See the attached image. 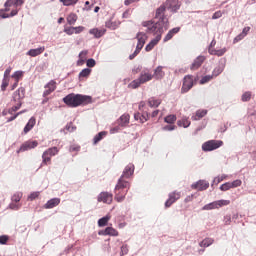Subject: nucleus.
Returning <instances> with one entry per match:
<instances>
[{
	"instance_id": "obj_10",
	"label": "nucleus",
	"mask_w": 256,
	"mask_h": 256,
	"mask_svg": "<svg viewBox=\"0 0 256 256\" xmlns=\"http://www.w3.org/2000/svg\"><path fill=\"white\" fill-rule=\"evenodd\" d=\"M39 146V142L37 140H28L22 143L17 153H24L25 151H31V149H35Z\"/></svg>"
},
{
	"instance_id": "obj_43",
	"label": "nucleus",
	"mask_w": 256,
	"mask_h": 256,
	"mask_svg": "<svg viewBox=\"0 0 256 256\" xmlns=\"http://www.w3.org/2000/svg\"><path fill=\"white\" fill-rule=\"evenodd\" d=\"M23 197V194L20 192L15 193L12 196V203H19V201H21V198Z\"/></svg>"
},
{
	"instance_id": "obj_24",
	"label": "nucleus",
	"mask_w": 256,
	"mask_h": 256,
	"mask_svg": "<svg viewBox=\"0 0 256 256\" xmlns=\"http://www.w3.org/2000/svg\"><path fill=\"white\" fill-rule=\"evenodd\" d=\"M45 51L44 46L36 49H30L26 55H29V57H38V55H41Z\"/></svg>"
},
{
	"instance_id": "obj_63",
	"label": "nucleus",
	"mask_w": 256,
	"mask_h": 256,
	"mask_svg": "<svg viewBox=\"0 0 256 256\" xmlns=\"http://www.w3.org/2000/svg\"><path fill=\"white\" fill-rule=\"evenodd\" d=\"M145 107H147V104L145 102L139 103V111L145 112Z\"/></svg>"
},
{
	"instance_id": "obj_59",
	"label": "nucleus",
	"mask_w": 256,
	"mask_h": 256,
	"mask_svg": "<svg viewBox=\"0 0 256 256\" xmlns=\"http://www.w3.org/2000/svg\"><path fill=\"white\" fill-rule=\"evenodd\" d=\"M224 53H227V48H222V49L216 50L217 57H223Z\"/></svg>"
},
{
	"instance_id": "obj_37",
	"label": "nucleus",
	"mask_w": 256,
	"mask_h": 256,
	"mask_svg": "<svg viewBox=\"0 0 256 256\" xmlns=\"http://www.w3.org/2000/svg\"><path fill=\"white\" fill-rule=\"evenodd\" d=\"M91 75V69L86 68L83 69L80 73H79V79H87V77H89Z\"/></svg>"
},
{
	"instance_id": "obj_45",
	"label": "nucleus",
	"mask_w": 256,
	"mask_h": 256,
	"mask_svg": "<svg viewBox=\"0 0 256 256\" xmlns=\"http://www.w3.org/2000/svg\"><path fill=\"white\" fill-rule=\"evenodd\" d=\"M225 179H227V175L223 174L222 176L215 177L213 183H215V185H219V183H221V181H225Z\"/></svg>"
},
{
	"instance_id": "obj_14",
	"label": "nucleus",
	"mask_w": 256,
	"mask_h": 256,
	"mask_svg": "<svg viewBox=\"0 0 256 256\" xmlns=\"http://www.w3.org/2000/svg\"><path fill=\"white\" fill-rule=\"evenodd\" d=\"M45 90L43 92V97H49L57 89V82L55 80H51L45 85Z\"/></svg>"
},
{
	"instance_id": "obj_3",
	"label": "nucleus",
	"mask_w": 256,
	"mask_h": 256,
	"mask_svg": "<svg viewBox=\"0 0 256 256\" xmlns=\"http://www.w3.org/2000/svg\"><path fill=\"white\" fill-rule=\"evenodd\" d=\"M142 25L147 27L151 33H159L161 31V8H157L156 16L152 21H145Z\"/></svg>"
},
{
	"instance_id": "obj_50",
	"label": "nucleus",
	"mask_w": 256,
	"mask_h": 256,
	"mask_svg": "<svg viewBox=\"0 0 256 256\" xmlns=\"http://www.w3.org/2000/svg\"><path fill=\"white\" fill-rule=\"evenodd\" d=\"M40 195V192H32L29 196L28 199L29 201H35Z\"/></svg>"
},
{
	"instance_id": "obj_23",
	"label": "nucleus",
	"mask_w": 256,
	"mask_h": 256,
	"mask_svg": "<svg viewBox=\"0 0 256 256\" xmlns=\"http://www.w3.org/2000/svg\"><path fill=\"white\" fill-rule=\"evenodd\" d=\"M59 203H61L60 198H52V199L48 200L47 203L44 205V209H53V208L57 207V205H59Z\"/></svg>"
},
{
	"instance_id": "obj_38",
	"label": "nucleus",
	"mask_w": 256,
	"mask_h": 256,
	"mask_svg": "<svg viewBox=\"0 0 256 256\" xmlns=\"http://www.w3.org/2000/svg\"><path fill=\"white\" fill-rule=\"evenodd\" d=\"M214 241L213 238H205L200 242V247H210V245H213Z\"/></svg>"
},
{
	"instance_id": "obj_52",
	"label": "nucleus",
	"mask_w": 256,
	"mask_h": 256,
	"mask_svg": "<svg viewBox=\"0 0 256 256\" xmlns=\"http://www.w3.org/2000/svg\"><path fill=\"white\" fill-rule=\"evenodd\" d=\"M66 131H69L70 133H73L77 127H75L72 122L68 123L65 127Z\"/></svg>"
},
{
	"instance_id": "obj_6",
	"label": "nucleus",
	"mask_w": 256,
	"mask_h": 256,
	"mask_svg": "<svg viewBox=\"0 0 256 256\" xmlns=\"http://www.w3.org/2000/svg\"><path fill=\"white\" fill-rule=\"evenodd\" d=\"M136 39L138 40L136 50L134 51V53L132 55L129 56L130 59H135V57H137V55H139V53H141V49H143V47H145V43L147 41V34H145L143 32H139L136 35Z\"/></svg>"
},
{
	"instance_id": "obj_34",
	"label": "nucleus",
	"mask_w": 256,
	"mask_h": 256,
	"mask_svg": "<svg viewBox=\"0 0 256 256\" xmlns=\"http://www.w3.org/2000/svg\"><path fill=\"white\" fill-rule=\"evenodd\" d=\"M223 69H225V66H223V64L217 66L213 72H212V76L215 77H219V75H221L223 73Z\"/></svg>"
},
{
	"instance_id": "obj_35",
	"label": "nucleus",
	"mask_w": 256,
	"mask_h": 256,
	"mask_svg": "<svg viewBox=\"0 0 256 256\" xmlns=\"http://www.w3.org/2000/svg\"><path fill=\"white\" fill-rule=\"evenodd\" d=\"M165 123H168V125H174L175 121H177V116L174 114L168 115L164 118Z\"/></svg>"
},
{
	"instance_id": "obj_57",
	"label": "nucleus",
	"mask_w": 256,
	"mask_h": 256,
	"mask_svg": "<svg viewBox=\"0 0 256 256\" xmlns=\"http://www.w3.org/2000/svg\"><path fill=\"white\" fill-rule=\"evenodd\" d=\"M89 52L87 51V50H83V51H81L80 53H79V59H83L84 61H86L87 60V54H88Z\"/></svg>"
},
{
	"instance_id": "obj_9",
	"label": "nucleus",
	"mask_w": 256,
	"mask_h": 256,
	"mask_svg": "<svg viewBox=\"0 0 256 256\" xmlns=\"http://www.w3.org/2000/svg\"><path fill=\"white\" fill-rule=\"evenodd\" d=\"M135 173V165L133 163H129L123 170V173L118 181H129L133 177Z\"/></svg>"
},
{
	"instance_id": "obj_33",
	"label": "nucleus",
	"mask_w": 256,
	"mask_h": 256,
	"mask_svg": "<svg viewBox=\"0 0 256 256\" xmlns=\"http://www.w3.org/2000/svg\"><path fill=\"white\" fill-rule=\"evenodd\" d=\"M60 3L64 5V7H73L79 3V0H59Z\"/></svg>"
},
{
	"instance_id": "obj_60",
	"label": "nucleus",
	"mask_w": 256,
	"mask_h": 256,
	"mask_svg": "<svg viewBox=\"0 0 256 256\" xmlns=\"http://www.w3.org/2000/svg\"><path fill=\"white\" fill-rule=\"evenodd\" d=\"M87 67H94L96 65L95 59L90 58L86 61Z\"/></svg>"
},
{
	"instance_id": "obj_47",
	"label": "nucleus",
	"mask_w": 256,
	"mask_h": 256,
	"mask_svg": "<svg viewBox=\"0 0 256 256\" xmlns=\"http://www.w3.org/2000/svg\"><path fill=\"white\" fill-rule=\"evenodd\" d=\"M9 87V78H3L1 89L2 91H5Z\"/></svg>"
},
{
	"instance_id": "obj_61",
	"label": "nucleus",
	"mask_w": 256,
	"mask_h": 256,
	"mask_svg": "<svg viewBox=\"0 0 256 256\" xmlns=\"http://www.w3.org/2000/svg\"><path fill=\"white\" fill-rule=\"evenodd\" d=\"M22 75H23V72H21V71H16V72L12 75V77H13V79H16V81H19V78H20Z\"/></svg>"
},
{
	"instance_id": "obj_8",
	"label": "nucleus",
	"mask_w": 256,
	"mask_h": 256,
	"mask_svg": "<svg viewBox=\"0 0 256 256\" xmlns=\"http://www.w3.org/2000/svg\"><path fill=\"white\" fill-rule=\"evenodd\" d=\"M219 147H223L222 140H209L202 144V151H215V149H219Z\"/></svg>"
},
{
	"instance_id": "obj_31",
	"label": "nucleus",
	"mask_w": 256,
	"mask_h": 256,
	"mask_svg": "<svg viewBox=\"0 0 256 256\" xmlns=\"http://www.w3.org/2000/svg\"><path fill=\"white\" fill-rule=\"evenodd\" d=\"M77 19H79V17L73 12H71L66 17V21H67L68 25H75V23H77Z\"/></svg>"
},
{
	"instance_id": "obj_11",
	"label": "nucleus",
	"mask_w": 256,
	"mask_h": 256,
	"mask_svg": "<svg viewBox=\"0 0 256 256\" xmlns=\"http://www.w3.org/2000/svg\"><path fill=\"white\" fill-rule=\"evenodd\" d=\"M98 203H106L111 205L113 203V194L109 192H101L97 197Z\"/></svg>"
},
{
	"instance_id": "obj_18",
	"label": "nucleus",
	"mask_w": 256,
	"mask_h": 256,
	"mask_svg": "<svg viewBox=\"0 0 256 256\" xmlns=\"http://www.w3.org/2000/svg\"><path fill=\"white\" fill-rule=\"evenodd\" d=\"M191 187L196 191H207V189H209V182L205 180H199L198 182L192 184Z\"/></svg>"
},
{
	"instance_id": "obj_1",
	"label": "nucleus",
	"mask_w": 256,
	"mask_h": 256,
	"mask_svg": "<svg viewBox=\"0 0 256 256\" xmlns=\"http://www.w3.org/2000/svg\"><path fill=\"white\" fill-rule=\"evenodd\" d=\"M91 96H85L81 94L71 93L63 98V103L67 105V107H80V105H89L91 103Z\"/></svg>"
},
{
	"instance_id": "obj_2",
	"label": "nucleus",
	"mask_w": 256,
	"mask_h": 256,
	"mask_svg": "<svg viewBox=\"0 0 256 256\" xmlns=\"http://www.w3.org/2000/svg\"><path fill=\"white\" fill-rule=\"evenodd\" d=\"M129 189H131L130 181L118 180L114 190L115 201H117V203H122V201H125V197L127 193H129Z\"/></svg>"
},
{
	"instance_id": "obj_39",
	"label": "nucleus",
	"mask_w": 256,
	"mask_h": 256,
	"mask_svg": "<svg viewBox=\"0 0 256 256\" xmlns=\"http://www.w3.org/2000/svg\"><path fill=\"white\" fill-rule=\"evenodd\" d=\"M105 135H107V132H105V131L98 133L94 137V145H97V143H99V141H101L103 139V137H105Z\"/></svg>"
},
{
	"instance_id": "obj_46",
	"label": "nucleus",
	"mask_w": 256,
	"mask_h": 256,
	"mask_svg": "<svg viewBox=\"0 0 256 256\" xmlns=\"http://www.w3.org/2000/svg\"><path fill=\"white\" fill-rule=\"evenodd\" d=\"M64 33H66V35H74L75 27H64Z\"/></svg>"
},
{
	"instance_id": "obj_26",
	"label": "nucleus",
	"mask_w": 256,
	"mask_h": 256,
	"mask_svg": "<svg viewBox=\"0 0 256 256\" xmlns=\"http://www.w3.org/2000/svg\"><path fill=\"white\" fill-rule=\"evenodd\" d=\"M37 123V120L35 119V117H31L28 121V123L26 124V126L24 127V133L25 135H27V133H29V131H31V129H33L35 127V124Z\"/></svg>"
},
{
	"instance_id": "obj_55",
	"label": "nucleus",
	"mask_w": 256,
	"mask_h": 256,
	"mask_svg": "<svg viewBox=\"0 0 256 256\" xmlns=\"http://www.w3.org/2000/svg\"><path fill=\"white\" fill-rule=\"evenodd\" d=\"M79 151H81V146H79V145H72V146H70V152L71 153H77V152H79Z\"/></svg>"
},
{
	"instance_id": "obj_48",
	"label": "nucleus",
	"mask_w": 256,
	"mask_h": 256,
	"mask_svg": "<svg viewBox=\"0 0 256 256\" xmlns=\"http://www.w3.org/2000/svg\"><path fill=\"white\" fill-rule=\"evenodd\" d=\"M129 253V246L127 244L122 245L120 255H127Z\"/></svg>"
},
{
	"instance_id": "obj_28",
	"label": "nucleus",
	"mask_w": 256,
	"mask_h": 256,
	"mask_svg": "<svg viewBox=\"0 0 256 256\" xmlns=\"http://www.w3.org/2000/svg\"><path fill=\"white\" fill-rule=\"evenodd\" d=\"M119 25H121V22L117 20H108L106 22L107 29H111V31H115V29H118Z\"/></svg>"
},
{
	"instance_id": "obj_25",
	"label": "nucleus",
	"mask_w": 256,
	"mask_h": 256,
	"mask_svg": "<svg viewBox=\"0 0 256 256\" xmlns=\"http://www.w3.org/2000/svg\"><path fill=\"white\" fill-rule=\"evenodd\" d=\"M134 119H135V121H140L141 123H146V121H148V119H149V114L147 112H143V114L135 113Z\"/></svg>"
},
{
	"instance_id": "obj_29",
	"label": "nucleus",
	"mask_w": 256,
	"mask_h": 256,
	"mask_svg": "<svg viewBox=\"0 0 256 256\" xmlns=\"http://www.w3.org/2000/svg\"><path fill=\"white\" fill-rule=\"evenodd\" d=\"M90 35H94L96 39H100L105 35V30H99L97 28H93L89 30Z\"/></svg>"
},
{
	"instance_id": "obj_4",
	"label": "nucleus",
	"mask_w": 256,
	"mask_h": 256,
	"mask_svg": "<svg viewBox=\"0 0 256 256\" xmlns=\"http://www.w3.org/2000/svg\"><path fill=\"white\" fill-rule=\"evenodd\" d=\"M153 79V74H150L149 71H142L140 77L129 84L130 89H137L141 87L144 83H147Z\"/></svg>"
},
{
	"instance_id": "obj_13",
	"label": "nucleus",
	"mask_w": 256,
	"mask_h": 256,
	"mask_svg": "<svg viewBox=\"0 0 256 256\" xmlns=\"http://www.w3.org/2000/svg\"><path fill=\"white\" fill-rule=\"evenodd\" d=\"M179 0H166L165 5L162 6V13L166 9H171V11L179 10Z\"/></svg>"
},
{
	"instance_id": "obj_15",
	"label": "nucleus",
	"mask_w": 256,
	"mask_h": 256,
	"mask_svg": "<svg viewBox=\"0 0 256 256\" xmlns=\"http://www.w3.org/2000/svg\"><path fill=\"white\" fill-rule=\"evenodd\" d=\"M179 199H181V192H177V191L171 192L169 194L168 200L165 202V207L166 208L171 207V205L176 201H179Z\"/></svg>"
},
{
	"instance_id": "obj_32",
	"label": "nucleus",
	"mask_w": 256,
	"mask_h": 256,
	"mask_svg": "<svg viewBox=\"0 0 256 256\" xmlns=\"http://www.w3.org/2000/svg\"><path fill=\"white\" fill-rule=\"evenodd\" d=\"M111 221V216L108 214L98 220V227H105Z\"/></svg>"
},
{
	"instance_id": "obj_30",
	"label": "nucleus",
	"mask_w": 256,
	"mask_h": 256,
	"mask_svg": "<svg viewBox=\"0 0 256 256\" xmlns=\"http://www.w3.org/2000/svg\"><path fill=\"white\" fill-rule=\"evenodd\" d=\"M207 115V110H198L195 115L192 116V121H199Z\"/></svg>"
},
{
	"instance_id": "obj_12",
	"label": "nucleus",
	"mask_w": 256,
	"mask_h": 256,
	"mask_svg": "<svg viewBox=\"0 0 256 256\" xmlns=\"http://www.w3.org/2000/svg\"><path fill=\"white\" fill-rule=\"evenodd\" d=\"M242 183L240 179L234 180L233 182H226L220 186V191H229V189L241 187Z\"/></svg>"
},
{
	"instance_id": "obj_17",
	"label": "nucleus",
	"mask_w": 256,
	"mask_h": 256,
	"mask_svg": "<svg viewBox=\"0 0 256 256\" xmlns=\"http://www.w3.org/2000/svg\"><path fill=\"white\" fill-rule=\"evenodd\" d=\"M25 3V0H7L4 4V11H11V7H21Z\"/></svg>"
},
{
	"instance_id": "obj_62",
	"label": "nucleus",
	"mask_w": 256,
	"mask_h": 256,
	"mask_svg": "<svg viewBox=\"0 0 256 256\" xmlns=\"http://www.w3.org/2000/svg\"><path fill=\"white\" fill-rule=\"evenodd\" d=\"M12 68L8 67L4 72V78L9 79V75H11Z\"/></svg>"
},
{
	"instance_id": "obj_49",
	"label": "nucleus",
	"mask_w": 256,
	"mask_h": 256,
	"mask_svg": "<svg viewBox=\"0 0 256 256\" xmlns=\"http://www.w3.org/2000/svg\"><path fill=\"white\" fill-rule=\"evenodd\" d=\"M242 101L243 102L251 101V92H245L242 95Z\"/></svg>"
},
{
	"instance_id": "obj_20",
	"label": "nucleus",
	"mask_w": 256,
	"mask_h": 256,
	"mask_svg": "<svg viewBox=\"0 0 256 256\" xmlns=\"http://www.w3.org/2000/svg\"><path fill=\"white\" fill-rule=\"evenodd\" d=\"M131 119V116L129 114H123L120 116V118L117 120V124L120 127H127L129 125V120Z\"/></svg>"
},
{
	"instance_id": "obj_51",
	"label": "nucleus",
	"mask_w": 256,
	"mask_h": 256,
	"mask_svg": "<svg viewBox=\"0 0 256 256\" xmlns=\"http://www.w3.org/2000/svg\"><path fill=\"white\" fill-rule=\"evenodd\" d=\"M7 241H9V236L7 235L0 236V245H7Z\"/></svg>"
},
{
	"instance_id": "obj_21",
	"label": "nucleus",
	"mask_w": 256,
	"mask_h": 256,
	"mask_svg": "<svg viewBox=\"0 0 256 256\" xmlns=\"http://www.w3.org/2000/svg\"><path fill=\"white\" fill-rule=\"evenodd\" d=\"M250 31H251V27L249 26L243 28L242 33L234 38L233 43H239V41L245 39V37H247Z\"/></svg>"
},
{
	"instance_id": "obj_54",
	"label": "nucleus",
	"mask_w": 256,
	"mask_h": 256,
	"mask_svg": "<svg viewBox=\"0 0 256 256\" xmlns=\"http://www.w3.org/2000/svg\"><path fill=\"white\" fill-rule=\"evenodd\" d=\"M83 31H85V27H83V26H76V27H74V33L76 35H79V33H83Z\"/></svg>"
},
{
	"instance_id": "obj_22",
	"label": "nucleus",
	"mask_w": 256,
	"mask_h": 256,
	"mask_svg": "<svg viewBox=\"0 0 256 256\" xmlns=\"http://www.w3.org/2000/svg\"><path fill=\"white\" fill-rule=\"evenodd\" d=\"M13 99L14 101H21L22 99H25V88H18V90H16L13 94Z\"/></svg>"
},
{
	"instance_id": "obj_40",
	"label": "nucleus",
	"mask_w": 256,
	"mask_h": 256,
	"mask_svg": "<svg viewBox=\"0 0 256 256\" xmlns=\"http://www.w3.org/2000/svg\"><path fill=\"white\" fill-rule=\"evenodd\" d=\"M211 209H218L217 208V202L214 201V202H211L209 204H206L204 207H203V210L204 211H211Z\"/></svg>"
},
{
	"instance_id": "obj_44",
	"label": "nucleus",
	"mask_w": 256,
	"mask_h": 256,
	"mask_svg": "<svg viewBox=\"0 0 256 256\" xmlns=\"http://www.w3.org/2000/svg\"><path fill=\"white\" fill-rule=\"evenodd\" d=\"M231 203V201L229 200H218L216 201V207L219 209V207H225L227 205H229Z\"/></svg>"
},
{
	"instance_id": "obj_53",
	"label": "nucleus",
	"mask_w": 256,
	"mask_h": 256,
	"mask_svg": "<svg viewBox=\"0 0 256 256\" xmlns=\"http://www.w3.org/2000/svg\"><path fill=\"white\" fill-rule=\"evenodd\" d=\"M121 131V126L118 124L110 129L111 135H115V133H119Z\"/></svg>"
},
{
	"instance_id": "obj_42",
	"label": "nucleus",
	"mask_w": 256,
	"mask_h": 256,
	"mask_svg": "<svg viewBox=\"0 0 256 256\" xmlns=\"http://www.w3.org/2000/svg\"><path fill=\"white\" fill-rule=\"evenodd\" d=\"M214 79L213 75H206L201 78L200 85H205V83H209V81H212Z\"/></svg>"
},
{
	"instance_id": "obj_5",
	"label": "nucleus",
	"mask_w": 256,
	"mask_h": 256,
	"mask_svg": "<svg viewBox=\"0 0 256 256\" xmlns=\"http://www.w3.org/2000/svg\"><path fill=\"white\" fill-rule=\"evenodd\" d=\"M59 148L57 147H51L48 148L46 151L42 154V163L41 167H44V165H51V158L55 157V155H58Z\"/></svg>"
},
{
	"instance_id": "obj_16",
	"label": "nucleus",
	"mask_w": 256,
	"mask_h": 256,
	"mask_svg": "<svg viewBox=\"0 0 256 256\" xmlns=\"http://www.w3.org/2000/svg\"><path fill=\"white\" fill-rule=\"evenodd\" d=\"M98 235L109 236V237H119V231L113 227H106L104 230H100Z\"/></svg>"
},
{
	"instance_id": "obj_7",
	"label": "nucleus",
	"mask_w": 256,
	"mask_h": 256,
	"mask_svg": "<svg viewBox=\"0 0 256 256\" xmlns=\"http://www.w3.org/2000/svg\"><path fill=\"white\" fill-rule=\"evenodd\" d=\"M197 78H193V75H186L183 79L181 93H189L191 89H193V85H195Z\"/></svg>"
},
{
	"instance_id": "obj_36",
	"label": "nucleus",
	"mask_w": 256,
	"mask_h": 256,
	"mask_svg": "<svg viewBox=\"0 0 256 256\" xmlns=\"http://www.w3.org/2000/svg\"><path fill=\"white\" fill-rule=\"evenodd\" d=\"M177 125L178 127L187 128L189 125H191V121H189L187 118H182L181 120H178Z\"/></svg>"
},
{
	"instance_id": "obj_41",
	"label": "nucleus",
	"mask_w": 256,
	"mask_h": 256,
	"mask_svg": "<svg viewBox=\"0 0 256 256\" xmlns=\"http://www.w3.org/2000/svg\"><path fill=\"white\" fill-rule=\"evenodd\" d=\"M148 105H149V107H157L158 105H161V101H159L155 98H150L148 100Z\"/></svg>"
},
{
	"instance_id": "obj_19",
	"label": "nucleus",
	"mask_w": 256,
	"mask_h": 256,
	"mask_svg": "<svg viewBox=\"0 0 256 256\" xmlns=\"http://www.w3.org/2000/svg\"><path fill=\"white\" fill-rule=\"evenodd\" d=\"M204 62H205V57H203V56H198V57L194 60V62L192 63V65L190 66L191 71H197V69H199V67H201Z\"/></svg>"
},
{
	"instance_id": "obj_58",
	"label": "nucleus",
	"mask_w": 256,
	"mask_h": 256,
	"mask_svg": "<svg viewBox=\"0 0 256 256\" xmlns=\"http://www.w3.org/2000/svg\"><path fill=\"white\" fill-rule=\"evenodd\" d=\"M221 17H223V12H221V10L216 11V12L212 15V19H221Z\"/></svg>"
},
{
	"instance_id": "obj_64",
	"label": "nucleus",
	"mask_w": 256,
	"mask_h": 256,
	"mask_svg": "<svg viewBox=\"0 0 256 256\" xmlns=\"http://www.w3.org/2000/svg\"><path fill=\"white\" fill-rule=\"evenodd\" d=\"M20 207L21 205L15 204L13 202L10 204V209H14L15 211H17V209H19Z\"/></svg>"
},
{
	"instance_id": "obj_27",
	"label": "nucleus",
	"mask_w": 256,
	"mask_h": 256,
	"mask_svg": "<svg viewBox=\"0 0 256 256\" xmlns=\"http://www.w3.org/2000/svg\"><path fill=\"white\" fill-rule=\"evenodd\" d=\"M179 31H181V28L179 27L170 30L164 38V43H167V41H171V39H173V35H177Z\"/></svg>"
},
{
	"instance_id": "obj_56",
	"label": "nucleus",
	"mask_w": 256,
	"mask_h": 256,
	"mask_svg": "<svg viewBox=\"0 0 256 256\" xmlns=\"http://www.w3.org/2000/svg\"><path fill=\"white\" fill-rule=\"evenodd\" d=\"M175 127H176L175 124H168L164 126L162 129L163 131H174Z\"/></svg>"
}]
</instances>
